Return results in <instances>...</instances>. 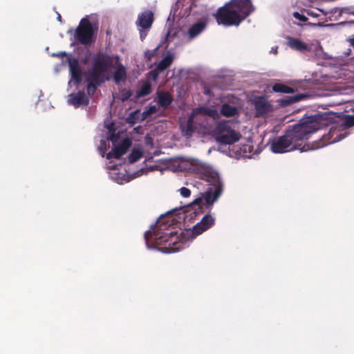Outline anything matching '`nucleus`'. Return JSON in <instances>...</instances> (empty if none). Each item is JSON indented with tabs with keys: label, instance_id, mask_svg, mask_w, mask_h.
Wrapping results in <instances>:
<instances>
[{
	"label": "nucleus",
	"instance_id": "f257e3e1",
	"mask_svg": "<svg viewBox=\"0 0 354 354\" xmlns=\"http://www.w3.org/2000/svg\"><path fill=\"white\" fill-rule=\"evenodd\" d=\"M131 140L124 133L116 130H109L106 138L101 139L97 150L102 157H106V166L109 177L116 183L122 185L129 182L132 178L127 174L125 167L119 163L113 164L114 160H119L131 146Z\"/></svg>",
	"mask_w": 354,
	"mask_h": 354
},
{
	"label": "nucleus",
	"instance_id": "f03ea898",
	"mask_svg": "<svg viewBox=\"0 0 354 354\" xmlns=\"http://www.w3.org/2000/svg\"><path fill=\"white\" fill-rule=\"evenodd\" d=\"M328 122L326 116L318 115L302 123L297 124L288 129L283 136L274 139L270 145V150L275 153H282L295 149L301 151L315 149V147L320 144H316L311 148L306 146L302 148L300 147L301 142L308 140L311 133L322 129Z\"/></svg>",
	"mask_w": 354,
	"mask_h": 354
},
{
	"label": "nucleus",
	"instance_id": "7ed1b4c3",
	"mask_svg": "<svg viewBox=\"0 0 354 354\" xmlns=\"http://www.w3.org/2000/svg\"><path fill=\"white\" fill-rule=\"evenodd\" d=\"M180 167L182 169L196 173L200 178L205 180L211 186L207 191L201 193L199 196L192 201L191 205L201 207L204 202L207 208L211 207L223 192L222 181L218 171L209 165L192 158H182Z\"/></svg>",
	"mask_w": 354,
	"mask_h": 354
},
{
	"label": "nucleus",
	"instance_id": "20e7f679",
	"mask_svg": "<svg viewBox=\"0 0 354 354\" xmlns=\"http://www.w3.org/2000/svg\"><path fill=\"white\" fill-rule=\"evenodd\" d=\"M118 57L99 55L95 59L92 70L87 76L88 93H93L97 85L108 80L110 78V71L113 67L115 68L113 79L117 84L126 80V71L123 66L118 64Z\"/></svg>",
	"mask_w": 354,
	"mask_h": 354
},
{
	"label": "nucleus",
	"instance_id": "39448f33",
	"mask_svg": "<svg viewBox=\"0 0 354 354\" xmlns=\"http://www.w3.org/2000/svg\"><path fill=\"white\" fill-rule=\"evenodd\" d=\"M145 239L148 249H156L164 253L176 252L183 248L179 231L167 227L161 221L150 227L145 234Z\"/></svg>",
	"mask_w": 354,
	"mask_h": 354
},
{
	"label": "nucleus",
	"instance_id": "423d86ee",
	"mask_svg": "<svg viewBox=\"0 0 354 354\" xmlns=\"http://www.w3.org/2000/svg\"><path fill=\"white\" fill-rule=\"evenodd\" d=\"M218 102L209 101L207 104L194 109L187 120L180 118V127L183 134L187 137L190 136L194 130V124L200 120L203 116H209L214 120L218 119L220 113L225 117L236 116L239 113L238 109L233 105L224 104L218 111Z\"/></svg>",
	"mask_w": 354,
	"mask_h": 354
},
{
	"label": "nucleus",
	"instance_id": "0eeeda50",
	"mask_svg": "<svg viewBox=\"0 0 354 354\" xmlns=\"http://www.w3.org/2000/svg\"><path fill=\"white\" fill-rule=\"evenodd\" d=\"M254 10L252 0H231L218 9L215 17L219 25L237 26Z\"/></svg>",
	"mask_w": 354,
	"mask_h": 354
},
{
	"label": "nucleus",
	"instance_id": "6e6552de",
	"mask_svg": "<svg viewBox=\"0 0 354 354\" xmlns=\"http://www.w3.org/2000/svg\"><path fill=\"white\" fill-rule=\"evenodd\" d=\"M353 126H354V115L348 116L342 124L331 127L327 134L324 133L322 136L320 145H317L315 149H319L342 140L348 135L345 130Z\"/></svg>",
	"mask_w": 354,
	"mask_h": 354
},
{
	"label": "nucleus",
	"instance_id": "1a4fd4ad",
	"mask_svg": "<svg viewBox=\"0 0 354 354\" xmlns=\"http://www.w3.org/2000/svg\"><path fill=\"white\" fill-rule=\"evenodd\" d=\"M214 223V218L209 214H205L200 222L194 225L192 229L180 230V240L184 246L187 242L192 241L197 236L209 229Z\"/></svg>",
	"mask_w": 354,
	"mask_h": 354
},
{
	"label": "nucleus",
	"instance_id": "9d476101",
	"mask_svg": "<svg viewBox=\"0 0 354 354\" xmlns=\"http://www.w3.org/2000/svg\"><path fill=\"white\" fill-rule=\"evenodd\" d=\"M232 124L230 120H223L216 125L214 134L218 142L232 145L239 140L241 135L232 127Z\"/></svg>",
	"mask_w": 354,
	"mask_h": 354
},
{
	"label": "nucleus",
	"instance_id": "9b49d317",
	"mask_svg": "<svg viewBox=\"0 0 354 354\" xmlns=\"http://www.w3.org/2000/svg\"><path fill=\"white\" fill-rule=\"evenodd\" d=\"M94 28L87 17L83 18L74 32L77 41L82 44H88L93 40Z\"/></svg>",
	"mask_w": 354,
	"mask_h": 354
},
{
	"label": "nucleus",
	"instance_id": "f8f14e48",
	"mask_svg": "<svg viewBox=\"0 0 354 354\" xmlns=\"http://www.w3.org/2000/svg\"><path fill=\"white\" fill-rule=\"evenodd\" d=\"M207 24V18L203 17L191 24L185 34V38L192 41L200 35L205 29Z\"/></svg>",
	"mask_w": 354,
	"mask_h": 354
},
{
	"label": "nucleus",
	"instance_id": "ddd939ff",
	"mask_svg": "<svg viewBox=\"0 0 354 354\" xmlns=\"http://www.w3.org/2000/svg\"><path fill=\"white\" fill-rule=\"evenodd\" d=\"M285 39L287 46L291 50L299 53L310 52L311 50L312 45L304 41L299 37L287 35L285 37Z\"/></svg>",
	"mask_w": 354,
	"mask_h": 354
},
{
	"label": "nucleus",
	"instance_id": "4468645a",
	"mask_svg": "<svg viewBox=\"0 0 354 354\" xmlns=\"http://www.w3.org/2000/svg\"><path fill=\"white\" fill-rule=\"evenodd\" d=\"M174 59V53L169 51L167 52L163 58L158 64L157 67L148 73V79L156 81L159 75V73L169 67L172 63Z\"/></svg>",
	"mask_w": 354,
	"mask_h": 354
},
{
	"label": "nucleus",
	"instance_id": "2eb2a0df",
	"mask_svg": "<svg viewBox=\"0 0 354 354\" xmlns=\"http://www.w3.org/2000/svg\"><path fill=\"white\" fill-rule=\"evenodd\" d=\"M70 73L71 78L68 82V85L72 86V85L77 86L80 82L82 79L81 70L79 66V63L75 59H68Z\"/></svg>",
	"mask_w": 354,
	"mask_h": 354
},
{
	"label": "nucleus",
	"instance_id": "dca6fc26",
	"mask_svg": "<svg viewBox=\"0 0 354 354\" xmlns=\"http://www.w3.org/2000/svg\"><path fill=\"white\" fill-rule=\"evenodd\" d=\"M253 104L257 116H263L268 114L272 110V106L265 97H257L253 100Z\"/></svg>",
	"mask_w": 354,
	"mask_h": 354
},
{
	"label": "nucleus",
	"instance_id": "f3484780",
	"mask_svg": "<svg viewBox=\"0 0 354 354\" xmlns=\"http://www.w3.org/2000/svg\"><path fill=\"white\" fill-rule=\"evenodd\" d=\"M153 21V14L151 11L146 10L138 15L137 26L145 30H149Z\"/></svg>",
	"mask_w": 354,
	"mask_h": 354
},
{
	"label": "nucleus",
	"instance_id": "a211bd4d",
	"mask_svg": "<svg viewBox=\"0 0 354 354\" xmlns=\"http://www.w3.org/2000/svg\"><path fill=\"white\" fill-rule=\"evenodd\" d=\"M158 113V108L156 105H149L147 106L145 110L142 113H140L139 111L133 112L131 116L128 118L129 122H134V120L136 118L140 119L141 120H144L147 119L149 116H152L153 115H156Z\"/></svg>",
	"mask_w": 354,
	"mask_h": 354
},
{
	"label": "nucleus",
	"instance_id": "6ab92c4d",
	"mask_svg": "<svg viewBox=\"0 0 354 354\" xmlns=\"http://www.w3.org/2000/svg\"><path fill=\"white\" fill-rule=\"evenodd\" d=\"M68 102L75 108L81 105H86L88 103V99L84 92H78L71 93L68 95Z\"/></svg>",
	"mask_w": 354,
	"mask_h": 354
},
{
	"label": "nucleus",
	"instance_id": "aec40b11",
	"mask_svg": "<svg viewBox=\"0 0 354 354\" xmlns=\"http://www.w3.org/2000/svg\"><path fill=\"white\" fill-rule=\"evenodd\" d=\"M319 11L322 12L324 15H328V12H324L323 10L319 9ZM328 14L333 15L335 18L334 19L337 20L346 14L354 15V11H351V9L348 7L334 8L328 12Z\"/></svg>",
	"mask_w": 354,
	"mask_h": 354
},
{
	"label": "nucleus",
	"instance_id": "412c9836",
	"mask_svg": "<svg viewBox=\"0 0 354 354\" xmlns=\"http://www.w3.org/2000/svg\"><path fill=\"white\" fill-rule=\"evenodd\" d=\"M157 102L162 108L167 107L172 102L171 95L167 92L157 93Z\"/></svg>",
	"mask_w": 354,
	"mask_h": 354
},
{
	"label": "nucleus",
	"instance_id": "4be33fe9",
	"mask_svg": "<svg viewBox=\"0 0 354 354\" xmlns=\"http://www.w3.org/2000/svg\"><path fill=\"white\" fill-rule=\"evenodd\" d=\"M143 155V150L140 147H135L133 148L130 155L129 156V162L133 163L141 158Z\"/></svg>",
	"mask_w": 354,
	"mask_h": 354
},
{
	"label": "nucleus",
	"instance_id": "5701e85b",
	"mask_svg": "<svg viewBox=\"0 0 354 354\" xmlns=\"http://www.w3.org/2000/svg\"><path fill=\"white\" fill-rule=\"evenodd\" d=\"M272 90L274 92L282 93H292L294 92V90L292 88L288 87L282 84H275L272 86Z\"/></svg>",
	"mask_w": 354,
	"mask_h": 354
},
{
	"label": "nucleus",
	"instance_id": "b1692460",
	"mask_svg": "<svg viewBox=\"0 0 354 354\" xmlns=\"http://www.w3.org/2000/svg\"><path fill=\"white\" fill-rule=\"evenodd\" d=\"M151 85L148 82H145L142 86L140 90L138 91L139 96H144L151 93Z\"/></svg>",
	"mask_w": 354,
	"mask_h": 354
},
{
	"label": "nucleus",
	"instance_id": "393cba45",
	"mask_svg": "<svg viewBox=\"0 0 354 354\" xmlns=\"http://www.w3.org/2000/svg\"><path fill=\"white\" fill-rule=\"evenodd\" d=\"M118 95H119L118 97L122 101L124 102V101L128 100L131 97V93L129 90L122 89L120 91Z\"/></svg>",
	"mask_w": 354,
	"mask_h": 354
},
{
	"label": "nucleus",
	"instance_id": "a878e982",
	"mask_svg": "<svg viewBox=\"0 0 354 354\" xmlns=\"http://www.w3.org/2000/svg\"><path fill=\"white\" fill-rule=\"evenodd\" d=\"M344 91H345L344 88H342V87L337 85L330 91V93H327L326 95H335L337 94L342 95L345 93Z\"/></svg>",
	"mask_w": 354,
	"mask_h": 354
},
{
	"label": "nucleus",
	"instance_id": "bb28decb",
	"mask_svg": "<svg viewBox=\"0 0 354 354\" xmlns=\"http://www.w3.org/2000/svg\"><path fill=\"white\" fill-rule=\"evenodd\" d=\"M160 46H157L152 50H147L145 53V57L147 60H151L153 57H155L158 50H159Z\"/></svg>",
	"mask_w": 354,
	"mask_h": 354
},
{
	"label": "nucleus",
	"instance_id": "cd10ccee",
	"mask_svg": "<svg viewBox=\"0 0 354 354\" xmlns=\"http://www.w3.org/2000/svg\"><path fill=\"white\" fill-rule=\"evenodd\" d=\"M178 192L183 198H189L191 196V191L185 187L180 188Z\"/></svg>",
	"mask_w": 354,
	"mask_h": 354
},
{
	"label": "nucleus",
	"instance_id": "c85d7f7f",
	"mask_svg": "<svg viewBox=\"0 0 354 354\" xmlns=\"http://www.w3.org/2000/svg\"><path fill=\"white\" fill-rule=\"evenodd\" d=\"M293 16L295 19L299 20L300 21L304 22L307 20V18L304 15L297 12H294Z\"/></svg>",
	"mask_w": 354,
	"mask_h": 354
},
{
	"label": "nucleus",
	"instance_id": "c756f323",
	"mask_svg": "<svg viewBox=\"0 0 354 354\" xmlns=\"http://www.w3.org/2000/svg\"><path fill=\"white\" fill-rule=\"evenodd\" d=\"M139 30H140V39L143 40L146 37L149 30H145V29L139 28Z\"/></svg>",
	"mask_w": 354,
	"mask_h": 354
},
{
	"label": "nucleus",
	"instance_id": "7c9ffc66",
	"mask_svg": "<svg viewBox=\"0 0 354 354\" xmlns=\"http://www.w3.org/2000/svg\"><path fill=\"white\" fill-rule=\"evenodd\" d=\"M307 13L309 16H311L313 17H319V15L317 14L316 12H315L313 10H308L307 12Z\"/></svg>",
	"mask_w": 354,
	"mask_h": 354
},
{
	"label": "nucleus",
	"instance_id": "2f4dec72",
	"mask_svg": "<svg viewBox=\"0 0 354 354\" xmlns=\"http://www.w3.org/2000/svg\"><path fill=\"white\" fill-rule=\"evenodd\" d=\"M339 25H342V26H345V25H348V26L354 25V21H348L341 22V23H339Z\"/></svg>",
	"mask_w": 354,
	"mask_h": 354
},
{
	"label": "nucleus",
	"instance_id": "473e14b6",
	"mask_svg": "<svg viewBox=\"0 0 354 354\" xmlns=\"http://www.w3.org/2000/svg\"><path fill=\"white\" fill-rule=\"evenodd\" d=\"M271 53H272L274 55H277V53H278V48L276 46V47H272L271 48V50H270Z\"/></svg>",
	"mask_w": 354,
	"mask_h": 354
},
{
	"label": "nucleus",
	"instance_id": "72a5a7b5",
	"mask_svg": "<svg viewBox=\"0 0 354 354\" xmlns=\"http://www.w3.org/2000/svg\"><path fill=\"white\" fill-rule=\"evenodd\" d=\"M145 140H146V143L148 144V145H152V140L150 137H146L145 138Z\"/></svg>",
	"mask_w": 354,
	"mask_h": 354
},
{
	"label": "nucleus",
	"instance_id": "f704fd0d",
	"mask_svg": "<svg viewBox=\"0 0 354 354\" xmlns=\"http://www.w3.org/2000/svg\"><path fill=\"white\" fill-rule=\"evenodd\" d=\"M348 40L351 45L354 46V35L352 37L349 38Z\"/></svg>",
	"mask_w": 354,
	"mask_h": 354
},
{
	"label": "nucleus",
	"instance_id": "c9c22d12",
	"mask_svg": "<svg viewBox=\"0 0 354 354\" xmlns=\"http://www.w3.org/2000/svg\"><path fill=\"white\" fill-rule=\"evenodd\" d=\"M250 146H249V145H244L243 150L244 151V152H245L247 151V149H250Z\"/></svg>",
	"mask_w": 354,
	"mask_h": 354
},
{
	"label": "nucleus",
	"instance_id": "e433bc0d",
	"mask_svg": "<svg viewBox=\"0 0 354 354\" xmlns=\"http://www.w3.org/2000/svg\"><path fill=\"white\" fill-rule=\"evenodd\" d=\"M314 26H332V24L322 25V24H315Z\"/></svg>",
	"mask_w": 354,
	"mask_h": 354
},
{
	"label": "nucleus",
	"instance_id": "4c0bfd02",
	"mask_svg": "<svg viewBox=\"0 0 354 354\" xmlns=\"http://www.w3.org/2000/svg\"><path fill=\"white\" fill-rule=\"evenodd\" d=\"M57 20L61 21V15L59 14H57Z\"/></svg>",
	"mask_w": 354,
	"mask_h": 354
},
{
	"label": "nucleus",
	"instance_id": "58836bf2",
	"mask_svg": "<svg viewBox=\"0 0 354 354\" xmlns=\"http://www.w3.org/2000/svg\"><path fill=\"white\" fill-rule=\"evenodd\" d=\"M59 55H65V53L60 52L59 54H57V56H59Z\"/></svg>",
	"mask_w": 354,
	"mask_h": 354
},
{
	"label": "nucleus",
	"instance_id": "ea45409f",
	"mask_svg": "<svg viewBox=\"0 0 354 354\" xmlns=\"http://www.w3.org/2000/svg\"><path fill=\"white\" fill-rule=\"evenodd\" d=\"M68 33H71L72 34L73 32V30L72 29H70L68 31Z\"/></svg>",
	"mask_w": 354,
	"mask_h": 354
}]
</instances>
